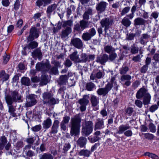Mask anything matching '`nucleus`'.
<instances>
[{
	"label": "nucleus",
	"mask_w": 159,
	"mask_h": 159,
	"mask_svg": "<svg viewBox=\"0 0 159 159\" xmlns=\"http://www.w3.org/2000/svg\"><path fill=\"white\" fill-rule=\"evenodd\" d=\"M5 98L9 108L8 112L12 116H15V109L12 104L13 102H19L21 99L20 96L19 95L18 92L14 91L11 93V95H7Z\"/></svg>",
	"instance_id": "nucleus-1"
},
{
	"label": "nucleus",
	"mask_w": 159,
	"mask_h": 159,
	"mask_svg": "<svg viewBox=\"0 0 159 159\" xmlns=\"http://www.w3.org/2000/svg\"><path fill=\"white\" fill-rule=\"evenodd\" d=\"M72 127L70 131L71 135H76L79 132L80 128V117L76 116L71 119Z\"/></svg>",
	"instance_id": "nucleus-2"
},
{
	"label": "nucleus",
	"mask_w": 159,
	"mask_h": 159,
	"mask_svg": "<svg viewBox=\"0 0 159 159\" xmlns=\"http://www.w3.org/2000/svg\"><path fill=\"white\" fill-rule=\"evenodd\" d=\"M93 123L92 121H86L84 125H82V134L84 136H88L91 134L93 129Z\"/></svg>",
	"instance_id": "nucleus-3"
},
{
	"label": "nucleus",
	"mask_w": 159,
	"mask_h": 159,
	"mask_svg": "<svg viewBox=\"0 0 159 159\" xmlns=\"http://www.w3.org/2000/svg\"><path fill=\"white\" fill-rule=\"evenodd\" d=\"M43 101L44 104H49L54 105L56 103V100L53 97V95L48 92H44L42 95Z\"/></svg>",
	"instance_id": "nucleus-4"
},
{
	"label": "nucleus",
	"mask_w": 159,
	"mask_h": 159,
	"mask_svg": "<svg viewBox=\"0 0 159 159\" xmlns=\"http://www.w3.org/2000/svg\"><path fill=\"white\" fill-rule=\"evenodd\" d=\"M113 22L112 19L109 18L103 19L100 22L102 27L104 28L105 35L109 36V34L107 33V30L112 25Z\"/></svg>",
	"instance_id": "nucleus-5"
},
{
	"label": "nucleus",
	"mask_w": 159,
	"mask_h": 159,
	"mask_svg": "<svg viewBox=\"0 0 159 159\" xmlns=\"http://www.w3.org/2000/svg\"><path fill=\"white\" fill-rule=\"evenodd\" d=\"M130 128L129 125H121L119 127L117 133L120 134L124 133V134L126 136L131 137L133 134L132 131L130 130H127L130 129Z\"/></svg>",
	"instance_id": "nucleus-6"
},
{
	"label": "nucleus",
	"mask_w": 159,
	"mask_h": 159,
	"mask_svg": "<svg viewBox=\"0 0 159 159\" xmlns=\"http://www.w3.org/2000/svg\"><path fill=\"white\" fill-rule=\"evenodd\" d=\"M36 69L37 70L42 71H48L50 68V65L48 62L45 63H38L36 65Z\"/></svg>",
	"instance_id": "nucleus-7"
},
{
	"label": "nucleus",
	"mask_w": 159,
	"mask_h": 159,
	"mask_svg": "<svg viewBox=\"0 0 159 159\" xmlns=\"http://www.w3.org/2000/svg\"><path fill=\"white\" fill-rule=\"evenodd\" d=\"M36 96L34 95H30L27 98V100L25 104V106L26 107H31L37 103L36 100Z\"/></svg>",
	"instance_id": "nucleus-8"
},
{
	"label": "nucleus",
	"mask_w": 159,
	"mask_h": 159,
	"mask_svg": "<svg viewBox=\"0 0 159 159\" xmlns=\"http://www.w3.org/2000/svg\"><path fill=\"white\" fill-rule=\"evenodd\" d=\"M112 88L111 84H108L104 88L99 89L97 91V93L99 95L105 96Z\"/></svg>",
	"instance_id": "nucleus-9"
},
{
	"label": "nucleus",
	"mask_w": 159,
	"mask_h": 159,
	"mask_svg": "<svg viewBox=\"0 0 159 159\" xmlns=\"http://www.w3.org/2000/svg\"><path fill=\"white\" fill-rule=\"evenodd\" d=\"M89 96L84 95L83 98L80 99V110L81 111H84L86 109V106L89 102Z\"/></svg>",
	"instance_id": "nucleus-10"
},
{
	"label": "nucleus",
	"mask_w": 159,
	"mask_h": 159,
	"mask_svg": "<svg viewBox=\"0 0 159 159\" xmlns=\"http://www.w3.org/2000/svg\"><path fill=\"white\" fill-rule=\"evenodd\" d=\"M108 55L105 53L98 56L97 57L96 61L102 65H104L109 60Z\"/></svg>",
	"instance_id": "nucleus-11"
},
{
	"label": "nucleus",
	"mask_w": 159,
	"mask_h": 159,
	"mask_svg": "<svg viewBox=\"0 0 159 159\" xmlns=\"http://www.w3.org/2000/svg\"><path fill=\"white\" fill-rule=\"evenodd\" d=\"M39 36V33L36 29L34 27H32L30 31V34L28 38V41L33 40L35 38H37Z\"/></svg>",
	"instance_id": "nucleus-12"
},
{
	"label": "nucleus",
	"mask_w": 159,
	"mask_h": 159,
	"mask_svg": "<svg viewBox=\"0 0 159 159\" xmlns=\"http://www.w3.org/2000/svg\"><path fill=\"white\" fill-rule=\"evenodd\" d=\"M104 127V120L102 118H98L94 124V130L101 129Z\"/></svg>",
	"instance_id": "nucleus-13"
},
{
	"label": "nucleus",
	"mask_w": 159,
	"mask_h": 159,
	"mask_svg": "<svg viewBox=\"0 0 159 159\" xmlns=\"http://www.w3.org/2000/svg\"><path fill=\"white\" fill-rule=\"evenodd\" d=\"M131 76L130 75H124L121 76L120 80L122 82H125L124 84L128 86L131 84L130 80L131 79Z\"/></svg>",
	"instance_id": "nucleus-14"
},
{
	"label": "nucleus",
	"mask_w": 159,
	"mask_h": 159,
	"mask_svg": "<svg viewBox=\"0 0 159 159\" xmlns=\"http://www.w3.org/2000/svg\"><path fill=\"white\" fill-rule=\"evenodd\" d=\"M107 3L105 2H101L98 4L96 8L97 11L100 12L104 11L106 7Z\"/></svg>",
	"instance_id": "nucleus-15"
},
{
	"label": "nucleus",
	"mask_w": 159,
	"mask_h": 159,
	"mask_svg": "<svg viewBox=\"0 0 159 159\" xmlns=\"http://www.w3.org/2000/svg\"><path fill=\"white\" fill-rule=\"evenodd\" d=\"M147 93H147L146 89L144 88H142L137 92L136 94V97L138 99H140Z\"/></svg>",
	"instance_id": "nucleus-16"
},
{
	"label": "nucleus",
	"mask_w": 159,
	"mask_h": 159,
	"mask_svg": "<svg viewBox=\"0 0 159 159\" xmlns=\"http://www.w3.org/2000/svg\"><path fill=\"white\" fill-rule=\"evenodd\" d=\"M71 29L70 27H67L65 29L62 31L61 35V38H64L67 37L71 33Z\"/></svg>",
	"instance_id": "nucleus-17"
},
{
	"label": "nucleus",
	"mask_w": 159,
	"mask_h": 159,
	"mask_svg": "<svg viewBox=\"0 0 159 159\" xmlns=\"http://www.w3.org/2000/svg\"><path fill=\"white\" fill-rule=\"evenodd\" d=\"M52 0H38L36 2L37 5L40 7L43 6L45 7L47 5L50 4Z\"/></svg>",
	"instance_id": "nucleus-18"
},
{
	"label": "nucleus",
	"mask_w": 159,
	"mask_h": 159,
	"mask_svg": "<svg viewBox=\"0 0 159 159\" xmlns=\"http://www.w3.org/2000/svg\"><path fill=\"white\" fill-rule=\"evenodd\" d=\"M150 37V35L147 34H142L140 39L139 42L141 44L144 45L145 43H147V42H146V41L148 40Z\"/></svg>",
	"instance_id": "nucleus-19"
},
{
	"label": "nucleus",
	"mask_w": 159,
	"mask_h": 159,
	"mask_svg": "<svg viewBox=\"0 0 159 159\" xmlns=\"http://www.w3.org/2000/svg\"><path fill=\"white\" fill-rule=\"evenodd\" d=\"M145 23V20L140 17L135 19L134 21V24L135 26L144 25Z\"/></svg>",
	"instance_id": "nucleus-20"
},
{
	"label": "nucleus",
	"mask_w": 159,
	"mask_h": 159,
	"mask_svg": "<svg viewBox=\"0 0 159 159\" xmlns=\"http://www.w3.org/2000/svg\"><path fill=\"white\" fill-rule=\"evenodd\" d=\"M57 7V5L54 4L49 6L47 9V13L48 15L50 16L51 13Z\"/></svg>",
	"instance_id": "nucleus-21"
},
{
	"label": "nucleus",
	"mask_w": 159,
	"mask_h": 159,
	"mask_svg": "<svg viewBox=\"0 0 159 159\" xmlns=\"http://www.w3.org/2000/svg\"><path fill=\"white\" fill-rule=\"evenodd\" d=\"M52 122L51 119L48 118L43 121V128L45 129H48L51 126Z\"/></svg>",
	"instance_id": "nucleus-22"
},
{
	"label": "nucleus",
	"mask_w": 159,
	"mask_h": 159,
	"mask_svg": "<svg viewBox=\"0 0 159 159\" xmlns=\"http://www.w3.org/2000/svg\"><path fill=\"white\" fill-rule=\"evenodd\" d=\"M90 101L92 106L94 107L97 106L99 103V99L94 95L91 96Z\"/></svg>",
	"instance_id": "nucleus-23"
},
{
	"label": "nucleus",
	"mask_w": 159,
	"mask_h": 159,
	"mask_svg": "<svg viewBox=\"0 0 159 159\" xmlns=\"http://www.w3.org/2000/svg\"><path fill=\"white\" fill-rule=\"evenodd\" d=\"M68 80L67 76L66 75H62L59 78L58 83L61 85L66 84Z\"/></svg>",
	"instance_id": "nucleus-24"
},
{
	"label": "nucleus",
	"mask_w": 159,
	"mask_h": 159,
	"mask_svg": "<svg viewBox=\"0 0 159 159\" xmlns=\"http://www.w3.org/2000/svg\"><path fill=\"white\" fill-rule=\"evenodd\" d=\"M71 59L74 61L75 62L78 63L80 62V59L78 55H77V52H74L70 56Z\"/></svg>",
	"instance_id": "nucleus-25"
},
{
	"label": "nucleus",
	"mask_w": 159,
	"mask_h": 159,
	"mask_svg": "<svg viewBox=\"0 0 159 159\" xmlns=\"http://www.w3.org/2000/svg\"><path fill=\"white\" fill-rule=\"evenodd\" d=\"M39 159H53V157L50 153H46L39 156Z\"/></svg>",
	"instance_id": "nucleus-26"
},
{
	"label": "nucleus",
	"mask_w": 159,
	"mask_h": 159,
	"mask_svg": "<svg viewBox=\"0 0 159 159\" xmlns=\"http://www.w3.org/2000/svg\"><path fill=\"white\" fill-rule=\"evenodd\" d=\"M104 50L105 52L108 53H112L115 51V49L112 46L108 45L105 47Z\"/></svg>",
	"instance_id": "nucleus-27"
},
{
	"label": "nucleus",
	"mask_w": 159,
	"mask_h": 159,
	"mask_svg": "<svg viewBox=\"0 0 159 159\" xmlns=\"http://www.w3.org/2000/svg\"><path fill=\"white\" fill-rule=\"evenodd\" d=\"M71 44H72L76 48H80V39L78 38H75L71 40Z\"/></svg>",
	"instance_id": "nucleus-28"
},
{
	"label": "nucleus",
	"mask_w": 159,
	"mask_h": 159,
	"mask_svg": "<svg viewBox=\"0 0 159 159\" xmlns=\"http://www.w3.org/2000/svg\"><path fill=\"white\" fill-rule=\"evenodd\" d=\"M21 83L22 84L29 86L30 84V79L27 77H24L21 79Z\"/></svg>",
	"instance_id": "nucleus-29"
},
{
	"label": "nucleus",
	"mask_w": 159,
	"mask_h": 159,
	"mask_svg": "<svg viewBox=\"0 0 159 159\" xmlns=\"http://www.w3.org/2000/svg\"><path fill=\"white\" fill-rule=\"evenodd\" d=\"M129 70L128 67L125 65H123L120 70V73L121 75H125Z\"/></svg>",
	"instance_id": "nucleus-30"
},
{
	"label": "nucleus",
	"mask_w": 159,
	"mask_h": 159,
	"mask_svg": "<svg viewBox=\"0 0 159 159\" xmlns=\"http://www.w3.org/2000/svg\"><path fill=\"white\" fill-rule=\"evenodd\" d=\"M151 99V96L150 94L148 93L146 94L144 96L143 103L144 105H147L150 102Z\"/></svg>",
	"instance_id": "nucleus-31"
},
{
	"label": "nucleus",
	"mask_w": 159,
	"mask_h": 159,
	"mask_svg": "<svg viewBox=\"0 0 159 159\" xmlns=\"http://www.w3.org/2000/svg\"><path fill=\"white\" fill-rule=\"evenodd\" d=\"M139 48L137 46L134 44L132 45L130 48V52L132 54H135L138 53Z\"/></svg>",
	"instance_id": "nucleus-32"
},
{
	"label": "nucleus",
	"mask_w": 159,
	"mask_h": 159,
	"mask_svg": "<svg viewBox=\"0 0 159 159\" xmlns=\"http://www.w3.org/2000/svg\"><path fill=\"white\" fill-rule=\"evenodd\" d=\"M121 23L125 26L128 27L131 24V21L127 18L124 17L122 20Z\"/></svg>",
	"instance_id": "nucleus-33"
},
{
	"label": "nucleus",
	"mask_w": 159,
	"mask_h": 159,
	"mask_svg": "<svg viewBox=\"0 0 159 159\" xmlns=\"http://www.w3.org/2000/svg\"><path fill=\"white\" fill-rule=\"evenodd\" d=\"M95 87V85L92 82H89L86 84V88L87 90L91 91Z\"/></svg>",
	"instance_id": "nucleus-34"
},
{
	"label": "nucleus",
	"mask_w": 159,
	"mask_h": 159,
	"mask_svg": "<svg viewBox=\"0 0 159 159\" xmlns=\"http://www.w3.org/2000/svg\"><path fill=\"white\" fill-rule=\"evenodd\" d=\"M32 55L33 57H38L40 58L41 56L42 53L40 50L37 49L32 52Z\"/></svg>",
	"instance_id": "nucleus-35"
},
{
	"label": "nucleus",
	"mask_w": 159,
	"mask_h": 159,
	"mask_svg": "<svg viewBox=\"0 0 159 159\" xmlns=\"http://www.w3.org/2000/svg\"><path fill=\"white\" fill-rule=\"evenodd\" d=\"M91 36L89 34V32L84 33L82 36V38L85 41H88L92 38Z\"/></svg>",
	"instance_id": "nucleus-36"
},
{
	"label": "nucleus",
	"mask_w": 159,
	"mask_h": 159,
	"mask_svg": "<svg viewBox=\"0 0 159 159\" xmlns=\"http://www.w3.org/2000/svg\"><path fill=\"white\" fill-rule=\"evenodd\" d=\"M109 60L111 61H114L117 57V54L114 52L111 53L109 56Z\"/></svg>",
	"instance_id": "nucleus-37"
},
{
	"label": "nucleus",
	"mask_w": 159,
	"mask_h": 159,
	"mask_svg": "<svg viewBox=\"0 0 159 159\" xmlns=\"http://www.w3.org/2000/svg\"><path fill=\"white\" fill-rule=\"evenodd\" d=\"M38 46V43L35 41H32L30 43L28 44V48L29 49H33L36 48Z\"/></svg>",
	"instance_id": "nucleus-38"
},
{
	"label": "nucleus",
	"mask_w": 159,
	"mask_h": 159,
	"mask_svg": "<svg viewBox=\"0 0 159 159\" xmlns=\"http://www.w3.org/2000/svg\"><path fill=\"white\" fill-rule=\"evenodd\" d=\"M89 26V24L87 21L82 20L80 21V27L83 29H84L87 28Z\"/></svg>",
	"instance_id": "nucleus-39"
},
{
	"label": "nucleus",
	"mask_w": 159,
	"mask_h": 159,
	"mask_svg": "<svg viewBox=\"0 0 159 159\" xmlns=\"http://www.w3.org/2000/svg\"><path fill=\"white\" fill-rule=\"evenodd\" d=\"M148 128L150 132L152 133H155L156 131V126L152 123H151L149 124Z\"/></svg>",
	"instance_id": "nucleus-40"
},
{
	"label": "nucleus",
	"mask_w": 159,
	"mask_h": 159,
	"mask_svg": "<svg viewBox=\"0 0 159 159\" xmlns=\"http://www.w3.org/2000/svg\"><path fill=\"white\" fill-rule=\"evenodd\" d=\"M135 36V34L131 33L128 34L127 35L126 39L129 41L133 40Z\"/></svg>",
	"instance_id": "nucleus-41"
},
{
	"label": "nucleus",
	"mask_w": 159,
	"mask_h": 159,
	"mask_svg": "<svg viewBox=\"0 0 159 159\" xmlns=\"http://www.w3.org/2000/svg\"><path fill=\"white\" fill-rule=\"evenodd\" d=\"M145 155L147 156L152 158L154 159H158V157L157 155L152 153L146 152L145 153Z\"/></svg>",
	"instance_id": "nucleus-42"
},
{
	"label": "nucleus",
	"mask_w": 159,
	"mask_h": 159,
	"mask_svg": "<svg viewBox=\"0 0 159 159\" xmlns=\"http://www.w3.org/2000/svg\"><path fill=\"white\" fill-rule=\"evenodd\" d=\"M49 70V72L51 74L55 75H57L58 74V71L57 69L55 67H53Z\"/></svg>",
	"instance_id": "nucleus-43"
},
{
	"label": "nucleus",
	"mask_w": 159,
	"mask_h": 159,
	"mask_svg": "<svg viewBox=\"0 0 159 159\" xmlns=\"http://www.w3.org/2000/svg\"><path fill=\"white\" fill-rule=\"evenodd\" d=\"M86 138L83 137L80 138V147H83L86 144Z\"/></svg>",
	"instance_id": "nucleus-44"
},
{
	"label": "nucleus",
	"mask_w": 159,
	"mask_h": 159,
	"mask_svg": "<svg viewBox=\"0 0 159 159\" xmlns=\"http://www.w3.org/2000/svg\"><path fill=\"white\" fill-rule=\"evenodd\" d=\"M72 25V21L71 20H69L67 21H64L62 25V26L63 27H65L67 26H71Z\"/></svg>",
	"instance_id": "nucleus-45"
},
{
	"label": "nucleus",
	"mask_w": 159,
	"mask_h": 159,
	"mask_svg": "<svg viewBox=\"0 0 159 159\" xmlns=\"http://www.w3.org/2000/svg\"><path fill=\"white\" fill-rule=\"evenodd\" d=\"M41 128V126L40 125H35L31 128V129L34 131L37 132L40 130Z\"/></svg>",
	"instance_id": "nucleus-46"
},
{
	"label": "nucleus",
	"mask_w": 159,
	"mask_h": 159,
	"mask_svg": "<svg viewBox=\"0 0 159 159\" xmlns=\"http://www.w3.org/2000/svg\"><path fill=\"white\" fill-rule=\"evenodd\" d=\"M88 139L90 142L92 143H94L99 139V137L97 136L91 138L89 137Z\"/></svg>",
	"instance_id": "nucleus-47"
},
{
	"label": "nucleus",
	"mask_w": 159,
	"mask_h": 159,
	"mask_svg": "<svg viewBox=\"0 0 159 159\" xmlns=\"http://www.w3.org/2000/svg\"><path fill=\"white\" fill-rule=\"evenodd\" d=\"M89 154L90 152L87 150H83L80 151V155L88 157Z\"/></svg>",
	"instance_id": "nucleus-48"
},
{
	"label": "nucleus",
	"mask_w": 159,
	"mask_h": 159,
	"mask_svg": "<svg viewBox=\"0 0 159 159\" xmlns=\"http://www.w3.org/2000/svg\"><path fill=\"white\" fill-rule=\"evenodd\" d=\"M130 7H127L124 8L122 11L121 14L122 16H123L125 14L128 12L130 9Z\"/></svg>",
	"instance_id": "nucleus-49"
},
{
	"label": "nucleus",
	"mask_w": 159,
	"mask_h": 159,
	"mask_svg": "<svg viewBox=\"0 0 159 159\" xmlns=\"http://www.w3.org/2000/svg\"><path fill=\"white\" fill-rule=\"evenodd\" d=\"M144 137L148 139H152L154 138V136L153 134L150 133H146L144 134Z\"/></svg>",
	"instance_id": "nucleus-50"
},
{
	"label": "nucleus",
	"mask_w": 159,
	"mask_h": 159,
	"mask_svg": "<svg viewBox=\"0 0 159 159\" xmlns=\"http://www.w3.org/2000/svg\"><path fill=\"white\" fill-rule=\"evenodd\" d=\"M7 138L5 136H3L0 138V142L1 143L5 145L7 143Z\"/></svg>",
	"instance_id": "nucleus-51"
},
{
	"label": "nucleus",
	"mask_w": 159,
	"mask_h": 159,
	"mask_svg": "<svg viewBox=\"0 0 159 159\" xmlns=\"http://www.w3.org/2000/svg\"><path fill=\"white\" fill-rule=\"evenodd\" d=\"M158 108V107L157 105H152L149 108V111L152 112H154Z\"/></svg>",
	"instance_id": "nucleus-52"
},
{
	"label": "nucleus",
	"mask_w": 159,
	"mask_h": 159,
	"mask_svg": "<svg viewBox=\"0 0 159 159\" xmlns=\"http://www.w3.org/2000/svg\"><path fill=\"white\" fill-rule=\"evenodd\" d=\"M89 33L91 36L92 37L95 35L96 31L94 28H92L89 30Z\"/></svg>",
	"instance_id": "nucleus-53"
},
{
	"label": "nucleus",
	"mask_w": 159,
	"mask_h": 159,
	"mask_svg": "<svg viewBox=\"0 0 159 159\" xmlns=\"http://www.w3.org/2000/svg\"><path fill=\"white\" fill-rule=\"evenodd\" d=\"M64 64L66 67H70L72 64L71 61L69 59H68L66 60Z\"/></svg>",
	"instance_id": "nucleus-54"
},
{
	"label": "nucleus",
	"mask_w": 159,
	"mask_h": 159,
	"mask_svg": "<svg viewBox=\"0 0 159 159\" xmlns=\"http://www.w3.org/2000/svg\"><path fill=\"white\" fill-rule=\"evenodd\" d=\"M48 82L47 78L45 76H43L42 77L41 83L43 85H46Z\"/></svg>",
	"instance_id": "nucleus-55"
},
{
	"label": "nucleus",
	"mask_w": 159,
	"mask_h": 159,
	"mask_svg": "<svg viewBox=\"0 0 159 159\" xmlns=\"http://www.w3.org/2000/svg\"><path fill=\"white\" fill-rule=\"evenodd\" d=\"M81 61L83 62H85L87 61H88V57L86 56V55L85 54H82L81 55Z\"/></svg>",
	"instance_id": "nucleus-56"
},
{
	"label": "nucleus",
	"mask_w": 159,
	"mask_h": 159,
	"mask_svg": "<svg viewBox=\"0 0 159 159\" xmlns=\"http://www.w3.org/2000/svg\"><path fill=\"white\" fill-rule=\"evenodd\" d=\"M141 57L140 55H138L134 57L132 60L135 62L140 61L141 60Z\"/></svg>",
	"instance_id": "nucleus-57"
},
{
	"label": "nucleus",
	"mask_w": 159,
	"mask_h": 159,
	"mask_svg": "<svg viewBox=\"0 0 159 159\" xmlns=\"http://www.w3.org/2000/svg\"><path fill=\"white\" fill-rule=\"evenodd\" d=\"M148 66L147 65H144L142 67L140 70V71L142 73H145L147 70Z\"/></svg>",
	"instance_id": "nucleus-58"
},
{
	"label": "nucleus",
	"mask_w": 159,
	"mask_h": 159,
	"mask_svg": "<svg viewBox=\"0 0 159 159\" xmlns=\"http://www.w3.org/2000/svg\"><path fill=\"white\" fill-rule=\"evenodd\" d=\"M135 104L139 107L141 108L143 105L142 102L140 100H137L135 101Z\"/></svg>",
	"instance_id": "nucleus-59"
},
{
	"label": "nucleus",
	"mask_w": 159,
	"mask_h": 159,
	"mask_svg": "<svg viewBox=\"0 0 159 159\" xmlns=\"http://www.w3.org/2000/svg\"><path fill=\"white\" fill-rule=\"evenodd\" d=\"M58 127L52 126L51 130L50 132L51 134H56L57 132Z\"/></svg>",
	"instance_id": "nucleus-60"
},
{
	"label": "nucleus",
	"mask_w": 159,
	"mask_h": 159,
	"mask_svg": "<svg viewBox=\"0 0 159 159\" xmlns=\"http://www.w3.org/2000/svg\"><path fill=\"white\" fill-rule=\"evenodd\" d=\"M10 58V55L5 54L3 56L4 62L5 64H6L9 60Z\"/></svg>",
	"instance_id": "nucleus-61"
},
{
	"label": "nucleus",
	"mask_w": 159,
	"mask_h": 159,
	"mask_svg": "<svg viewBox=\"0 0 159 159\" xmlns=\"http://www.w3.org/2000/svg\"><path fill=\"white\" fill-rule=\"evenodd\" d=\"M134 111L133 109L131 107L127 108L126 110V112L129 114V116L131 115Z\"/></svg>",
	"instance_id": "nucleus-62"
},
{
	"label": "nucleus",
	"mask_w": 159,
	"mask_h": 159,
	"mask_svg": "<svg viewBox=\"0 0 159 159\" xmlns=\"http://www.w3.org/2000/svg\"><path fill=\"white\" fill-rule=\"evenodd\" d=\"M70 119V117L68 116H66L63 117V120L62 121V122L65 124H67L68 123Z\"/></svg>",
	"instance_id": "nucleus-63"
},
{
	"label": "nucleus",
	"mask_w": 159,
	"mask_h": 159,
	"mask_svg": "<svg viewBox=\"0 0 159 159\" xmlns=\"http://www.w3.org/2000/svg\"><path fill=\"white\" fill-rule=\"evenodd\" d=\"M159 15V13L157 11H154L152 12L151 15V16L154 19H156L158 18Z\"/></svg>",
	"instance_id": "nucleus-64"
}]
</instances>
